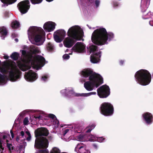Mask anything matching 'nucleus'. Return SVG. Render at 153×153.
Masks as SVG:
<instances>
[{
    "instance_id": "1",
    "label": "nucleus",
    "mask_w": 153,
    "mask_h": 153,
    "mask_svg": "<svg viewBox=\"0 0 153 153\" xmlns=\"http://www.w3.org/2000/svg\"><path fill=\"white\" fill-rule=\"evenodd\" d=\"M27 51L22 50V58L17 61L18 67L22 71H25L30 69L31 65L33 68L38 70L45 65V59L41 56L35 54L39 52V48L36 45H30L27 48Z\"/></svg>"
},
{
    "instance_id": "2",
    "label": "nucleus",
    "mask_w": 153,
    "mask_h": 153,
    "mask_svg": "<svg viewBox=\"0 0 153 153\" xmlns=\"http://www.w3.org/2000/svg\"><path fill=\"white\" fill-rule=\"evenodd\" d=\"M6 73L8 79L11 81H16L20 78L21 72L15 62L8 60L1 63L0 60V85L7 82V79L4 74Z\"/></svg>"
},
{
    "instance_id": "3",
    "label": "nucleus",
    "mask_w": 153,
    "mask_h": 153,
    "mask_svg": "<svg viewBox=\"0 0 153 153\" xmlns=\"http://www.w3.org/2000/svg\"><path fill=\"white\" fill-rule=\"evenodd\" d=\"M81 74L88 80L85 82L84 86L88 91L97 88L103 82V78L99 74L94 72L90 69H85L81 72Z\"/></svg>"
},
{
    "instance_id": "4",
    "label": "nucleus",
    "mask_w": 153,
    "mask_h": 153,
    "mask_svg": "<svg viewBox=\"0 0 153 153\" xmlns=\"http://www.w3.org/2000/svg\"><path fill=\"white\" fill-rule=\"evenodd\" d=\"M114 34L107 32L106 29L100 27L95 30L91 36L92 42L98 45H102L107 44L114 38Z\"/></svg>"
},
{
    "instance_id": "5",
    "label": "nucleus",
    "mask_w": 153,
    "mask_h": 153,
    "mask_svg": "<svg viewBox=\"0 0 153 153\" xmlns=\"http://www.w3.org/2000/svg\"><path fill=\"white\" fill-rule=\"evenodd\" d=\"M67 34L68 36L64 39L63 44L66 48H70L76 41L82 39L83 36V32L79 26L74 25L69 29Z\"/></svg>"
},
{
    "instance_id": "6",
    "label": "nucleus",
    "mask_w": 153,
    "mask_h": 153,
    "mask_svg": "<svg viewBox=\"0 0 153 153\" xmlns=\"http://www.w3.org/2000/svg\"><path fill=\"white\" fill-rule=\"evenodd\" d=\"M27 34L29 39L32 43L37 45L43 44L42 38L45 33L42 28L31 26L28 30Z\"/></svg>"
},
{
    "instance_id": "7",
    "label": "nucleus",
    "mask_w": 153,
    "mask_h": 153,
    "mask_svg": "<svg viewBox=\"0 0 153 153\" xmlns=\"http://www.w3.org/2000/svg\"><path fill=\"white\" fill-rule=\"evenodd\" d=\"M135 77L136 81L143 85L149 84L151 79V76L149 72L143 69L137 71L135 74Z\"/></svg>"
},
{
    "instance_id": "8",
    "label": "nucleus",
    "mask_w": 153,
    "mask_h": 153,
    "mask_svg": "<svg viewBox=\"0 0 153 153\" xmlns=\"http://www.w3.org/2000/svg\"><path fill=\"white\" fill-rule=\"evenodd\" d=\"M89 50L90 53H92L90 57L91 62L93 63L99 62L101 56V52L97 48L96 46L93 45L89 46Z\"/></svg>"
},
{
    "instance_id": "9",
    "label": "nucleus",
    "mask_w": 153,
    "mask_h": 153,
    "mask_svg": "<svg viewBox=\"0 0 153 153\" xmlns=\"http://www.w3.org/2000/svg\"><path fill=\"white\" fill-rule=\"evenodd\" d=\"M48 146V142L45 138H43L40 140H35L34 146L39 150L36 153H48V151L46 148Z\"/></svg>"
},
{
    "instance_id": "10",
    "label": "nucleus",
    "mask_w": 153,
    "mask_h": 153,
    "mask_svg": "<svg viewBox=\"0 0 153 153\" xmlns=\"http://www.w3.org/2000/svg\"><path fill=\"white\" fill-rule=\"evenodd\" d=\"M114 108L111 104L109 102L103 103L101 106V112L103 115L106 116L111 115L113 113Z\"/></svg>"
},
{
    "instance_id": "11",
    "label": "nucleus",
    "mask_w": 153,
    "mask_h": 153,
    "mask_svg": "<svg viewBox=\"0 0 153 153\" xmlns=\"http://www.w3.org/2000/svg\"><path fill=\"white\" fill-rule=\"evenodd\" d=\"M97 91L98 95L101 98H106L110 94L109 88L106 85L101 86L97 89Z\"/></svg>"
},
{
    "instance_id": "12",
    "label": "nucleus",
    "mask_w": 153,
    "mask_h": 153,
    "mask_svg": "<svg viewBox=\"0 0 153 153\" xmlns=\"http://www.w3.org/2000/svg\"><path fill=\"white\" fill-rule=\"evenodd\" d=\"M10 135L7 132L1 133L0 132V151L2 149V144L7 143V146L9 150L12 149V146L11 144L8 143L7 138H9Z\"/></svg>"
},
{
    "instance_id": "13",
    "label": "nucleus",
    "mask_w": 153,
    "mask_h": 153,
    "mask_svg": "<svg viewBox=\"0 0 153 153\" xmlns=\"http://www.w3.org/2000/svg\"><path fill=\"white\" fill-rule=\"evenodd\" d=\"M66 36V32L63 30H59L54 32L53 37L55 41L57 42H61Z\"/></svg>"
},
{
    "instance_id": "14",
    "label": "nucleus",
    "mask_w": 153,
    "mask_h": 153,
    "mask_svg": "<svg viewBox=\"0 0 153 153\" xmlns=\"http://www.w3.org/2000/svg\"><path fill=\"white\" fill-rule=\"evenodd\" d=\"M48 131L45 128H40L37 129L35 131V134L36 137V140L37 139L38 140H39L42 139L43 138H45V139L48 141L47 139L45 137H37L42 136H47L48 135Z\"/></svg>"
},
{
    "instance_id": "15",
    "label": "nucleus",
    "mask_w": 153,
    "mask_h": 153,
    "mask_svg": "<svg viewBox=\"0 0 153 153\" xmlns=\"http://www.w3.org/2000/svg\"><path fill=\"white\" fill-rule=\"evenodd\" d=\"M17 7L21 13L22 14H25L27 12L29 8V1L27 0L21 1L18 4Z\"/></svg>"
},
{
    "instance_id": "16",
    "label": "nucleus",
    "mask_w": 153,
    "mask_h": 153,
    "mask_svg": "<svg viewBox=\"0 0 153 153\" xmlns=\"http://www.w3.org/2000/svg\"><path fill=\"white\" fill-rule=\"evenodd\" d=\"M24 77L27 81L33 82L37 79L38 75L35 72L30 70L25 73Z\"/></svg>"
},
{
    "instance_id": "17",
    "label": "nucleus",
    "mask_w": 153,
    "mask_h": 153,
    "mask_svg": "<svg viewBox=\"0 0 153 153\" xmlns=\"http://www.w3.org/2000/svg\"><path fill=\"white\" fill-rule=\"evenodd\" d=\"M85 46L83 43L77 42L72 49V51L77 53H81L84 52Z\"/></svg>"
},
{
    "instance_id": "18",
    "label": "nucleus",
    "mask_w": 153,
    "mask_h": 153,
    "mask_svg": "<svg viewBox=\"0 0 153 153\" xmlns=\"http://www.w3.org/2000/svg\"><path fill=\"white\" fill-rule=\"evenodd\" d=\"M56 24L51 21L45 22L43 25V28L46 32H51L54 30L55 28Z\"/></svg>"
},
{
    "instance_id": "19",
    "label": "nucleus",
    "mask_w": 153,
    "mask_h": 153,
    "mask_svg": "<svg viewBox=\"0 0 153 153\" xmlns=\"http://www.w3.org/2000/svg\"><path fill=\"white\" fill-rule=\"evenodd\" d=\"M75 150L79 153H90V152L86 149L85 146L82 144V143L78 144Z\"/></svg>"
},
{
    "instance_id": "20",
    "label": "nucleus",
    "mask_w": 153,
    "mask_h": 153,
    "mask_svg": "<svg viewBox=\"0 0 153 153\" xmlns=\"http://www.w3.org/2000/svg\"><path fill=\"white\" fill-rule=\"evenodd\" d=\"M60 93L62 95L66 96L68 94H72L74 96H76L75 94H77L75 93L74 92L73 90L71 88H66L64 89L61 90Z\"/></svg>"
},
{
    "instance_id": "21",
    "label": "nucleus",
    "mask_w": 153,
    "mask_h": 153,
    "mask_svg": "<svg viewBox=\"0 0 153 153\" xmlns=\"http://www.w3.org/2000/svg\"><path fill=\"white\" fill-rule=\"evenodd\" d=\"M144 120L148 124H151L152 121V114L148 112H146L143 114Z\"/></svg>"
},
{
    "instance_id": "22",
    "label": "nucleus",
    "mask_w": 153,
    "mask_h": 153,
    "mask_svg": "<svg viewBox=\"0 0 153 153\" xmlns=\"http://www.w3.org/2000/svg\"><path fill=\"white\" fill-rule=\"evenodd\" d=\"M48 117L52 119V125H54L55 127H58L59 125V121L57 120L55 115L52 114H50L48 115Z\"/></svg>"
},
{
    "instance_id": "23",
    "label": "nucleus",
    "mask_w": 153,
    "mask_h": 153,
    "mask_svg": "<svg viewBox=\"0 0 153 153\" xmlns=\"http://www.w3.org/2000/svg\"><path fill=\"white\" fill-rule=\"evenodd\" d=\"M83 127L82 126L79 125H76L72 127V130L75 133H80L82 130Z\"/></svg>"
},
{
    "instance_id": "24",
    "label": "nucleus",
    "mask_w": 153,
    "mask_h": 153,
    "mask_svg": "<svg viewBox=\"0 0 153 153\" xmlns=\"http://www.w3.org/2000/svg\"><path fill=\"white\" fill-rule=\"evenodd\" d=\"M7 34V31L4 27H0V36L2 39H4Z\"/></svg>"
},
{
    "instance_id": "25",
    "label": "nucleus",
    "mask_w": 153,
    "mask_h": 153,
    "mask_svg": "<svg viewBox=\"0 0 153 153\" xmlns=\"http://www.w3.org/2000/svg\"><path fill=\"white\" fill-rule=\"evenodd\" d=\"M96 92H91L87 93H82V94H75L76 96H82L85 97H87L90 96L92 95H96Z\"/></svg>"
},
{
    "instance_id": "26",
    "label": "nucleus",
    "mask_w": 153,
    "mask_h": 153,
    "mask_svg": "<svg viewBox=\"0 0 153 153\" xmlns=\"http://www.w3.org/2000/svg\"><path fill=\"white\" fill-rule=\"evenodd\" d=\"M89 1L90 3H92L96 8H97L100 5V1L99 0H90Z\"/></svg>"
},
{
    "instance_id": "27",
    "label": "nucleus",
    "mask_w": 153,
    "mask_h": 153,
    "mask_svg": "<svg viewBox=\"0 0 153 153\" xmlns=\"http://www.w3.org/2000/svg\"><path fill=\"white\" fill-rule=\"evenodd\" d=\"M39 116H34V117L36 118V119H38L39 120H42L44 119L45 120H47L46 118H45L44 117V116H45V115L44 112L42 111H40L39 112Z\"/></svg>"
},
{
    "instance_id": "28",
    "label": "nucleus",
    "mask_w": 153,
    "mask_h": 153,
    "mask_svg": "<svg viewBox=\"0 0 153 153\" xmlns=\"http://www.w3.org/2000/svg\"><path fill=\"white\" fill-rule=\"evenodd\" d=\"M105 139V138L102 137H94L93 138L91 139V140L97 141L101 143L103 142Z\"/></svg>"
},
{
    "instance_id": "29",
    "label": "nucleus",
    "mask_w": 153,
    "mask_h": 153,
    "mask_svg": "<svg viewBox=\"0 0 153 153\" xmlns=\"http://www.w3.org/2000/svg\"><path fill=\"white\" fill-rule=\"evenodd\" d=\"M19 22L17 21H14L12 22L11 24V27L13 28H16L19 27Z\"/></svg>"
},
{
    "instance_id": "30",
    "label": "nucleus",
    "mask_w": 153,
    "mask_h": 153,
    "mask_svg": "<svg viewBox=\"0 0 153 153\" xmlns=\"http://www.w3.org/2000/svg\"><path fill=\"white\" fill-rule=\"evenodd\" d=\"M72 131H73V130H72V128L71 129H66L65 130V131H64V136L62 138H64L65 139V141H68L69 140V138H66L65 137V135L68 133L70 132H71Z\"/></svg>"
},
{
    "instance_id": "31",
    "label": "nucleus",
    "mask_w": 153,
    "mask_h": 153,
    "mask_svg": "<svg viewBox=\"0 0 153 153\" xmlns=\"http://www.w3.org/2000/svg\"><path fill=\"white\" fill-rule=\"evenodd\" d=\"M19 56V54L17 52H14L10 56L11 58L15 60L17 59Z\"/></svg>"
},
{
    "instance_id": "32",
    "label": "nucleus",
    "mask_w": 153,
    "mask_h": 153,
    "mask_svg": "<svg viewBox=\"0 0 153 153\" xmlns=\"http://www.w3.org/2000/svg\"><path fill=\"white\" fill-rule=\"evenodd\" d=\"M95 125L94 124H90L89 126L86 128V132H90L92 129H93L95 127Z\"/></svg>"
},
{
    "instance_id": "33",
    "label": "nucleus",
    "mask_w": 153,
    "mask_h": 153,
    "mask_svg": "<svg viewBox=\"0 0 153 153\" xmlns=\"http://www.w3.org/2000/svg\"><path fill=\"white\" fill-rule=\"evenodd\" d=\"M49 76L48 74H45L43 75L41 77V80L43 82L47 81L49 77Z\"/></svg>"
},
{
    "instance_id": "34",
    "label": "nucleus",
    "mask_w": 153,
    "mask_h": 153,
    "mask_svg": "<svg viewBox=\"0 0 153 153\" xmlns=\"http://www.w3.org/2000/svg\"><path fill=\"white\" fill-rule=\"evenodd\" d=\"M53 45L51 43H48L47 46V50L49 51H51L53 49Z\"/></svg>"
},
{
    "instance_id": "35",
    "label": "nucleus",
    "mask_w": 153,
    "mask_h": 153,
    "mask_svg": "<svg viewBox=\"0 0 153 153\" xmlns=\"http://www.w3.org/2000/svg\"><path fill=\"white\" fill-rule=\"evenodd\" d=\"M76 140H77L82 141H83V136L82 135L80 134L76 137Z\"/></svg>"
},
{
    "instance_id": "36",
    "label": "nucleus",
    "mask_w": 153,
    "mask_h": 153,
    "mask_svg": "<svg viewBox=\"0 0 153 153\" xmlns=\"http://www.w3.org/2000/svg\"><path fill=\"white\" fill-rule=\"evenodd\" d=\"M25 133L28 136V137L27 138V140L28 141H30L31 139V136L30 132L28 130H27L26 131Z\"/></svg>"
},
{
    "instance_id": "37",
    "label": "nucleus",
    "mask_w": 153,
    "mask_h": 153,
    "mask_svg": "<svg viewBox=\"0 0 153 153\" xmlns=\"http://www.w3.org/2000/svg\"><path fill=\"white\" fill-rule=\"evenodd\" d=\"M32 3L33 4H39L41 3L42 0H30Z\"/></svg>"
},
{
    "instance_id": "38",
    "label": "nucleus",
    "mask_w": 153,
    "mask_h": 153,
    "mask_svg": "<svg viewBox=\"0 0 153 153\" xmlns=\"http://www.w3.org/2000/svg\"><path fill=\"white\" fill-rule=\"evenodd\" d=\"M29 122L28 118V117H26L23 120V123L25 125H27Z\"/></svg>"
},
{
    "instance_id": "39",
    "label": "nucleus",
    "mask_w": 153,
    "mask_h": 153,
    "mask_svg": "<svg viewBox=\"0 0 153 153\" xmlns=\"http://www.w3.org/2000/svg\"><path fill=\"white\" fill-rule=\"evenodd\" d=\"M4 2H7L8 3V4H12L15 2L16 0H4Z\"/></svg>"
},
{
    "instance_id": "40",
    "label": "nucleus",
    "mask_w": 153,
    "mask_h": 153,
    "mask_svg": "<svg viewBox=\"0 0 153 153\" xmlns=\"http://www.w3.org/2000/svg\"><path fill=\"white\" fill-rule=\"evenodd\" d=\"M70 56L68 54H65L63 56V58L65 60H68Z\"/></svg>"
},
{
    "instance_id": "41",
    "label": "nucleus",
    "mask_w": 153,
    "mask_h": 153,
    "mask_svg": "<svg viewBox=\"0 0 153 153\" xmlns=\"http://www.w3.org/2000/svg\"><path fill=\"white\" fill-rule=\"evenodd\" d=\"M94 137H96L95 135H90L88 137V138L89 139V140L90 141H91V140L92 138Z\"/></svg>"
},
{
    "instance_id": "42",
    "label": "nucleus",
    "mask_w": 153,
    "mask_h": 153,
    "mask_svg": "<svg viewBox=\"0 0 153 153\" xmlns=\"http://www.w3.org/2000/svg\"><path fill=\"white\" fill-rule=\"evenodd\" d=\"M113 6L114 7H116L118 5V3L116 1H113Z\"/></svg>"
},
{
    "instance_id": "43",
    "label": "nucleus",
    "mask_w": 153,
    "mask_h": 153,
    "mask_svg": "<svg viewBox=\"0 0 153 153\" xmlns=\"http://www.w3.org/2000/svg\"><path fill=\"white\" fill-rule=\"evenodd\" d=\"M125 62V61L123 60H121L120 61V65H123Z\"/></svg>"
},
{
    "instance_id": "44",
    "label": "nucleus",
    "mask_w": 153,
    "mask_h": 153,
    "mask_svg": "<svg viewBox=\"0 0 153 153\" xmlns=\"http://www.w3.org/2000/svg\"><path fill=\"white\" fill-rule=\"evenodd\" d=\"M17 35L16 34L14 33H13L12 34V37L13 38H14L15 37H16L17 36Z\"/></svg>"
},
{
    "instance_id": "45",
    "label": "nucleus",
    "mask_w": 153,
    "mask_h": 153,
    "mask_svg": "<svg viewBox=\"0 0 153 153\" xmlns=\"http://www.w3.org/2000/svg\"><path fill=\"white\" fill-rule=\"evenodd\" d=\"M3 57L4 59H7L9 58V56L7 55L4 54Z\"/></svg>"
},
{
    "instance_id": "46",
    "label": "nucleus",
    "mask_w": 153,
    "mask_h": 153,
    "mask_svg": "<svg viewBox=\"0 0 153 153\" xmlns=\"http://www.w3.org/2000/svg\"><path fill=\"white\" fill-rule=\"evenodd\" d=\"M10 132L11 134V137L12 138H13L14 137V134L12 131L11 130L10 131Z\"/></svg>"
},
{
    "instance_id": "47",
    "label": "nucleus",
    "mask_w": 153,
    "mask_h": 153,
    "mask_svg": "<svg viewBox=\"0 0 153 153\" xmlns=\"http://www.w3.org/2000/svg\"><path fill=\"white\" fill-rule=\"evenodd\" d=\"M21 135L22 137L24 136V132L23 131H22L21 132Z\"/></svg>"
},
{
    "instance_id": "48",
    "label": "nucleus",
    "mask_w": 153,
    "mask_h": 153,
    "mask_svg": "<svg viewBox=\"0 0 153 153\" xmlns=\"http://www.w3.org/2000/svg\"><path fill=\"white\" fill-rule=\"evenodd\" d=\"M87 26H88V28H89V29H95V27H93L92 28L90 26L88 25H87Z\"/></svg>"
},
{
    "instance_id": "49",
    "label": "nucleus",
    "mask_w": 153,
    "mask_h": 153,
    "mask_svg": "<svg viewBox=\"0 0 153 153\" xmlns=\"http://www.w3.org/2000/svg\"><path fill=\"white\" fill-rule=\"evenodd\" d=\"M59 45L60 47H62L63 46V44L62 43H61L59 44Z\"/></svg>"
},
{
    "instance_id": "50",
    "label": "nucleus",
    "mask_w": 153,
    "mask_h": 153,
    "mask_svg": "<svg viewBox=\"0 0 153 153\" xmlns=\"http://www.w3.org/2000/svg\"><path fill=\"white\" fill-rule=\"evenodd\" d=\"M15 40L16 42H17L18 41V39H15Z\"/></svg>"
},
{
    "instance_id": "51",
    "label": "nucleus",
    "mask_w": 153,
    "mask_h": 153,
    "mask_svg": "<svg viewBox=\"0 0 153 153\" xmlns=\"http://www.w3.org/2000/svg\"><path fill=\"white\" fill-rule=\"evenodd\" d=\"M46 1L48 2H51L53 1V0H46Z\"/></svg>"
},
{
    "instance_id": "52",
    "label": "nucleus",
    "mask_w": 153,
    "mask_h": 153,
    "mask_svg": "<svg viewBox=\"0 0 153 153\" xmlns=\"http://www.w3.org/2000/svg\"><path fill=\"white\" fill-rule=\"evenodd\" d=\"M94 147H96V145H94Z\"/></svg>"
},
{
    "instance_id": "53",
    "label": "nucleus",
    "mask_w": 153,
    "mask_h": 153,
    "mask_svg": "<svg viewBox=\"0 0 153 153\" xmlns=\"http://www.w3.org/2000/svg\"><path fill=\"white\" fill-rule=\"evenodd\" d=\"M69 54H70V55H71V54H72V53H69Z\"/></svg>"
},
{
    "instance_id": "54",
    "label": "nucleus",
    "mask_w": 153,
    "mask_h": 153,
    "mask_svg": "<svg viewBox=\"0 0 153 153\" xmlns=\"http://www.w3.org/2000/svg\"><path fill=\"white\" fill-rule=\"evenodd\" d=\"M30 111H32V112H33L34 111H32V110H31Z\"/></svg>"
},
{
    "instance_id": "55",
    "label": "nucleus",
    "mask_w": 153,
    "mask_h": 153,
    "mask_svg": "<svg viewBox=\"0 0 153 153\" xmlns=\"http://www.w3.org/2000/svg\"><path fill=\"white\" fill-rule=\"evenodd\" d=\"M89 1H90V0H89Z\"/></svg>"
}]
</instances>
